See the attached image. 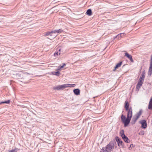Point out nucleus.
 Instances as JSON below:
<instances>
[{"label": "nucleus", "mask_w": 152, "mask_h": 152, "mask_svg": "<svg viewBox=\"0 0 152 152\" xmlns=\"http://www.w3.org/2000/svg\"><path fill=\"white\" fill-rule=\"evenodd\" d=\"M122 62L121 61V62H120L119 63H118V64L116 65V66H115V68L113 70L115 71L116 69H117L118 68V67H120L122 64Z\"/></svg>", "instance_id": "ddd939ff"}, {"label": "nucleus", "mask_w": 152, "mask_h": 152, "mask_svg": "<svg viewBox=\"0 0 152 152\" xmlns=\"http://www.w3.org/2000/svg\"><path fill=\"white\" fill-rule=\"evenodd\" d=\"M114 142H110L106 148L104 147L101 149L100 152H110L114 148Z\"/></svg>", "instance_id": "f03ea898"}, {"label": "nucleus", "mask_w": 152, "mask_h": 152, "mask_svg": "<svg viewBox=\"0 0 152 152\" xmlns=\"http://www.w3.org/2000/svg\"><path fill=\"white\" fill-rule=\"evenodd\" d=\"M122 145H121V146L123 148H125L126 147L125 146L124 144L123 143L122 144Z\"/></svg>", "instance_id": "c756f323"}, {"label": "nucleus", "mask_w": 152, "mask_h": 152, "mask_svg": "<svg viewBox=\"0 0 152 152\" xmlns=\"http://www.w3.org/2000/svg\"><path fill=\"white\" fill-rule=\"evenodd\" d=\"M10 100H8L7 101H5V103L6 104H9L10 103Z\"/></svg>", "instance_id": "cd10ccee"}, {"label": "nucleus", "mask_w": 152, "mask_h": 152, "mask_svg": "<svg viewBox=\"0 0 152 152\" xmlns=\"http://www.w3.org/2000/svg\"><path fill=\"white\" fill-rule=\"evenodd\" d=\"M53 31H48L45 33V34H44V36H52V34H53Z\"/></svg>", "instance_id": "6e6552de"}, {"label": "nucleus", "mask_w": 152, "mask_h": 152, "mask_svg": "<svg viewBox=\"0 0 152 152\" xmlns=\"http://www.w3.org/2000/svg\"><path fill=\"white\" fill-rule=\"evenodd\" d=\"M116 140L117 141V142L118 143V142H119V141H120L121 140V139L118 137H116Z\"/></svg>", "instance_id": "a878e982"}, {"label": "nucleus", "mask_w": 152, "mask_h": 152, "mask_svg": "<svg viewBox=\"0 0 152 152\" xmlns=\"http://www.w3.org/2000/svg\"><path fill=\"white\" fill-rule=\"evenodd\" d=\"M143 132L144 133V132ZM144 134V133H143V134Z\"/></svg>", "instance_id": "e433bc0d"}, {"label": "nucleus", "mask_w": 152, "mask_h": 152, "mask_svg": "<svg viewBox=\"0 0 152 152\" xmlns=\"http://www.w3.org/2000/svg\"><path fill=\"white\" fill-rule=\"evenodd\" d=\"M130 61L132 62V63H133L134 62V61H133V59H132V58H131V59H130Z\"/></svg>", "instance_id": "473e14b6"}, {"label": "nucleus", "mask_w": 152, "mask_h": 152, "mask_svg": "<svg viewBox=\"0 0 152 152\" xmlns=\"http://www.w3.org/2000/svg\"><path fill=\"white\" fill-rule=\"evenodd\" d=\"M148 108L149 110H152V99H151L149 101Z\"/></svg>", "instance_id": "9b49d317"}, {"label": "nucleus", "mask_w": 152, "mask_h": 152, "mask_svg": "<svg viewBox=\"0 0 152 152\" xmlns=\"http://www.w3.org/2000/svg\"><path fill=\"white\" fill-rule=\"evenodd\" d=\"M123 33H121L117 35L114 38L115 39L116 38L118 39H119L121 37V35Z\"/></svg>", "instance_id": "aec40b11"}, {"label": "nucleus", "mask_w": 152, "mask_h": 152, "mask_svg": "<svg viewBox=\"0 0 152 152\" xmlns=\"http://www.w3.org/2000/svg\"><path fill=\"white\" fill-rule=\"evenodd\" d=\"M142 78H143L144 79L145 77V75H144L143 72L142 74Z\"/></svg>", "instance_id": "2f4dec72"}, {"label": "nucleus", "mask_w": 152, "mask_h": 152, "mask_svg": "<svg viewBox=\"0 0 152 152\" xmlns=\"http://www.w3.org/2000/svg\"><path fill=\"white\" fill-rule=\"evenodd\" d=\"M134 147V145L133 144H131L130 145L129 147V149L131 150L132 148V147Z\"/></svg>", "instance_id": "393cba45"}, {"label": "nucleus", "mask_w": 152, "mask_h": 152, "mask_svg": "<svg viewBox=\"0 0 152 152\" xmlns=\"http://www.w3.org/2000/svg\"><path fill=\"white\" fill-rule=\"evenodd\" d=\"M63 30L62 29H60L58 30H55L53 31V34H58L59 33H61L63 31Z\"/></svg>", "instance_id": "9d476101"}, {"label": "nucleus", "mask_w": 152, "mask_h": 152, "mask_svg": "<svg viewBox=\"0 0 152 152\" xmlns=\"http://www.w3.org/2000/svg\"><path fill=\"white\" fill-rule=\"evenodd\" d=\"M61 69H60V67H58V70H60Z\"/></svg>", "instance_id": "c9c22d12"}, {"label": "nucleus", "mask_w": 152, "mask_h": 152, "mask_svg": "<svg viewBox=\"0 0 152 152\" xmlns=\"http://www.w3.org/2000/svg\"><path fill=\"white\" fill-rule=\"evenodd\" d=\"M144 80H139V82H138V83H141V84H142L143 83V82Z\"/></svg>", "instance_id": "bb28decb"}, {"label": "nucleus", "mask_w": 152, "mask_h": 152, "mask_svg": "<svg viewBox=\"0 0 152 152\" xmlns=\"http://www.w3.org/2000/svg\"><path fill=\"white\" fill-rule=\"evenodd\" d=\"M75 86V84H66L61 85H58L53 87V89L54 90H63L64 88L67 87H73Z\"/></svg>", "instance_id": "f257e3e1"}, {"label": "nucleus", "mask_w": 152, "mask_h": 152, "mask_svg": "<svg viewBox=\"0 0 152 152\" xmlns=\"http://www.w3.org/2000/svg\"><path fill=\"white\" fill-rule=\"evenodd\" d=\"M152 73V65H150L148 72V75L151 76Z\"/></svg>", "instance_id": "f8f14e48"}, {"label": "nucleus", "mask_w": 152, "mask_h": 152, "mask_svg": "<svg viewBox=\"0 0 152 152\" xmlns=\"http://www.w3.org/2000/svg\"><path fill=\"white\" fill-rule=\"evenodd\" d=\"M142 113V110H141L135 115L136 116H137V118H139L140 116V115H141Z\"/></svg>", "instance_id": "2eb2a0df"}, {"label": "nucleus", "mask_w": 152, "mask_h": 152, "mask_svg": "<svg viewBox=\"0 0 152 152\" xmlns=\"http://www.w3.org/2000/svg\"><path fill=\"white\" fill-rule=\"evenodd\" d=\"M150 65H152V55H151V61H150Z\"/></svg>", "instance_id": "7c9ffc66"}, {"label": "nucleus", "mask_w": 152, "mask_h": 152, "mask_svg": "<svg viewBox=\"0 0 152 152\" xmlns=\"http://www.w3.org/2000/svg\"><path fill=\"white\" fill-rule=\"evenodd\" d=\"M123 143V142L122 141L120 140V141H119V142H118V145L119 146H121V145H122V144Z\"/></svg>", "instance_id": "b1692460"}, {"label": "nucleus", "mask_w": 152, "mask_h": 152, "mask_svg": "<svg viewBox=\"0 0 152 152\" xmlns=\"http://www.w3.org/2000/svg\"><path fill=\"white\" fill-rule=\"evenodd\" d=\"M122 139L124 141L128 143L130 142V140L129 139L128 137L126 135L122 137Z\"/></svg>", "instance_id": "423d86ee"}, {"label": "nucleus", "mask_w": 152, "mask_h": 152, "mask_svg": "<svg viewBox=\"0 0 152 152\" xmlns=\"http://www.w3.org/2000/svg\"><path fill=\"white\" fill-rule=\"evenodd\" d=\"M132 113H127V118L126 119L123 121V122L124 124L125 127L127 126L129 123L131 118L132 117Z\"/></svg>", "instance_id": "7ed1b4c3"}, {"label": "nucleus", "mask_w": 152, "mask_h": 152, "mask_svg": "<svg viewBox=\"0 0 152 152\" xmlns=\"http://www.w3.org/2000/svg\"><path fill=\"white\" fill-rule=\"evenodd\" d=\"M80 90L79 89H75L73 90L74 93L76 95H79L80 94Z\"/></svg>", "instance_id": "1a4fd4ad"}, {"label": "nucleus", "mask_w": 152, "mask_h": 152, "mask_svg": "<svg viewBox=\"0 0 152 152\" xmlns=\"http://www.w3.org/2000/svg\"><path fill=\"white\" fill-rule=\"evenodd\" d=\"M125 56L128 58L129 59L132 58V56L130 55L128 53H125Z\"/></svg>", "instance_id": "a211bd4d"}, {"label": "nucleus", "mask_w": 152, "mask_h": 152, "mask_svg": "<svg viewBox=\"0 0 152 152\" xmlns=\"http://www.w3.org/2000/svg\"><path fill=\"white\" fill-rule=\"evenodd\" d=\"M60 50L59 49L58 51L54 53V56H56L59 55L61 54L60 52Z\"/></svg>", "instance_id": "dca6fc26"}, {"label": "nucleus", "mask_w": 152, "mask_h": 152, "mask_svg": "<svg viewBox=\"0 0 152 152\" xmlns=\"http://www.w3.org/2000/svg\"><path fill=\"white\" fill-rule=\"evenodd\" d=\"M60 72H52V74L53 75H55L56 76H58L59 75Z\"/></svg>", "instance_id": "6ab92c4d"}, {"label": "nucleus", "mask_w": 152, "mask_h": 152, "mask_svg": "<svg viewBox=\"0 0 152 152\" xmlns=\"http://www.w3.org/2000/svg\"><path fill=\"white\" fill-rule=\"evenodd\" d=\"M144 78H143L141 77H140V78L139 79V80H144Z\"/></svg>", "instance_id": "72a5a7b5"}, {"label": "nucleus", "mask_w": 152, "mask_h": 152, "mask_svg": "<svg viewBox=\"0 0 152 152\" xmlns=\"http://www.w3.org/2000/svg\"><path fill=\"white\" fill-rule=\"evenodd\" d=\"M3 103H5V101H4V102H0V104H3Z\"/></svg>", "instance_id": "f704fd0d"}, {"label": "nucleus", "mask_w": 152, "mask_h": 152, "mask_svg": "<svg viewBox=\"0 0 152 152\" xmlns=\"http://www.w3.org/2000/svg\"><path fill=\"white\" fill-rule=\"evenodd\" d=\"M126 119V117L125 115H121V119L122 122L123 121L125 120Z\"/></svg>", "instance_id": "4be33fe9"}, {"label": "nucleus", "mask_w": 152, "mask_h": 152, "mask_svg": "<svg viewBox=\"0 0 152 152\" xmlns=\"http://www.w3.org/2000/svg\"><path fill=\"white\" fill-rule=\"evenodd\" d=\"M120 134L122 137L125 135L124 134V130H122L120 131Z\"/></svg>", "instance_id": "f3484780"}, {"label": "nucleus", "mask_w": 152, "mask_h": 152, "mask_svg": "<svg viewBox=\"0 0 152 152\" xmlns=\"http://www.w3.org/2000/svg\"><path fill=\"white\" fill-rule=\"evenodd\" d=\"M142 84H141V83H138L136 86V88L137 89H139L142 86Z\"/></svg>", "instance_id": "412c9836"}, {"label": "nucleus", "mask_w": 152, "mask_h": 152, "mask_svg": "<svg viewBox=\"0 0 152 152\" xmlns=\"http://www.w3.org/2000/svg\"><path fill=\"white\" fill-rule=\"evenodd\" d=\"M124 66H125V65H124V66H123V67Z\"/></svg>", "instance_id": "4c0bfd02"}, {"label": "nucleus", "mask_w": 152, "mask_h": 152, "mask_svg": "<svg viewBox=\"0 0 152 152\" xmlns=\"http://www.w3.org/2000/svg\"><path fill=\"white\" fill-rule=\"evenodd\" d=\"M140 123L141 124V127L143 129H145L147 127V124L145 120H142L140 121Z\"/></svg>", "instance_id": "39448f33"}, {"label": "nucleus", "mask_w": 152, "mask_h": 152, "mask_svg": "<svg viewBox=\"0 0 152 152\" xmlns=\"http://www.w3.org/2000/svg\"><path fill=\"white\" fill-rule=\"evenodd\" d=\"M86 13L88 16H90L91 15L92 13L91 10V9H88L87 10Z\"/></svg>", "instance_id": "4468645a"}, {"label": "nucleus", "mask_w": 152, "mask_h": 152, "mask_svg": "<svg viewBox=\"0 0 152 152\" xmlns=\"http://www.w3.org/2000/svg\"><path fill=\"white\" fill-rule=\"evenodd\" d=\"M18 151V148H15L12 150L9 151V152H17Z\"/></svg>", "instance_id": "5701e85b"}, {"label": "nucleus", "mask_w": 152, "mask_h": 152, "mask_svg": "<svg viewBox=\"0 0 152 152\" xmlns=\"http://www.w3.org/2000/svg\"><path fill=\"white\" fill-rule=\"evenodd\" d=\"M66 65V64H65V63H64L63 64V65L61 66L60 67V69H61V68H63L64 66Z\"/></svg>", "instance_id": "c85d7f7f"}, {"label": "nucleus", "mask_w": 152, "mask_h": 152, "mask_svg": "<svg viewBox=\"0 0 152 152\" xmlns=\"http://www.w3.org/2000/svg\"><path fill=\"white\" fill-rule=\"evenodd\" d=\"M138 118H137L135 115H134L133 117V118L132 119V122H131V123H132V124H134Z\"/></svg>", "instance_id": "0eeeda50"}, {"label": "nucleus", "mask_w": 152, "mask_h": 152, "mask_svg": "<svg viewBox=\"0 0 152 152\" xmlns=\"http://www.w3.org/2000/svg\"><path fill=\"white\" fill-rule=\"evenodd\" d=\"M125 108L127 113H132V110L131 107L129 108V104L128 102L126 101L125 102Z\"/></svg>", "instance_id": "20e7f679"}]
</instances>
